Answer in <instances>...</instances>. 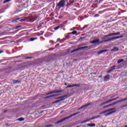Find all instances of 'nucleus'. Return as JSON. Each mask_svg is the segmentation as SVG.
<instances>
[{
    "mask_svg": "<svg viewBox=\"0 0 127 127\" xmlns=\"http://www.w3.org/2000/svg\"><path fill=\"white\" fill-rule=\"evenodd\" d=\"M100 117L101 116L100 115H98L96 117L97 118V119H98V118H100Z\"/></svg>",
    "mask_w": 127,
    "mask_h": 127,
    "instance_id": "nucleus-42",
    "label": "nucleus"
},
{
    "mask_svg": "<svg viewBox=\"0 0 127 127\" xmlns=\"http://www.w3.org/2000/svg\"><path fill=\"white\" fill-rule=\"evenodd\" d=\"M100 42V40L97 39L95 40H93L90 42L92 44H95V43H99Z\"/></svg>",
    "mask_w": 127,
    "mask_h": 127,
    "instance_id": "nucleus-18",
    "label": "nucleus"
},
{
    "mask_svg": "<svg viewBox=\"0 0 127 127\" xmlns=\"http://www.w3.org/2000/svg\"><path fill=\"white\" fill-rule=\"evenodd\" d=\"M87 127H96V124L92 123V124H87Z\"/></svg>",
    "mask_w": 127,
    "mask_h": 127,
    "instance_id": "nucleus-20",
    "label": "nucleus"
},
{
    "mask_svg": "<svg viewBox=\"0 0 127 127\" xmlns=\"http://www.w3.org/2000/svg\"><path fill=\"white\" fill-rule=\"evenodd\" d=\"M124 37L123 35L117 36V37H115L113 38H111L110 39H108L107 40H105L104 41V42H109V41H112V40H116L117 39H119V38H123Z\"/></svg>",
    "mask_w": 127,
    "mask_h": 127,
    "instance_id": "nucleus-5",
    "label": "nucleus"
},
{
    "mask_svg": "<svg viewBox=\"0 0 127 127\" xmlns=\"http://www.w3.org/2000/svg\"><path fill=\"white\" fill-rule=\"evenodd\" d=\"M3 51H0V54H1V53H3Z\"/></svg>",
    "mask_w": 127,
    "mask_h": 127,
    "instance_id": "nucleus-43",
    "label": "nucleus"
},
{
    "mask_svg": "<svg viewBox=\"0 0 127 127\" xmlns=\"http://www.w3.org/2000/svg\"><path fill=\"white\" fill-rule=\"evenodd\" d=\"M60 39H58V40H59Z\"/></svg>",
    "mask_w": 127,
    "mask_h": 127,
    "instance_id": "nucleus-53",
    "label": "nucleus"
},
{
    "mask_svg": "<svg viewBox=\"0 0 127 127\" xmlns=\"http://www.w3.org/2000/svg\"><path fill=\"white\" fill-rule=\"evenodd\" d=\"M70 34H72V32H70V33H68V35H70Z\"/></svg>",
    "mask_w": 127,
    "mask_h": 127,
    "instance_id": "nucleus-45",
    "label": "nucleus"
},
{
    "mask_svg": "<svg viewBox=\"0 0 127 127\" xmlns=\"http://www.w3.org/2000/svg\"><path fill=\"white\" fill-rule=\"evenodd\" d=\"M116 67H117V66L116 65L112 66L110 67V69L108 70L107 71V73H111V72H113V71H114V70H116Z\"/></svg>",
    "mask_w": 127,
    "mask_h": 127,
    "instance_id": "nucleus-13",
    "label": "nucleus"
},
{
    "mask_svg": "<svg viewBox=\"0 0 127 127\" xmlns=\"http://www.w3.org/2000/svg\"><path fill=\"white\" fill-rule=\"evenodd\" d=\"M78 114H79V112L72 114L70 116L64 118L57 122L56 123H55V125H59V124H61V123H63V122H64V121H65V120H68V119H70V118H72V117H74V116H76V115H78Z\"/></svg>",
    "mask_w": 127,
    "mask_h": 127,
    "instance_id": "nucleus-1",
    "label": "nucleus"
},
{
    "mask_svg": "<svg viewBox=\"0 0 127 127\" xmlns=\"http://www.w3.org/2000/svg\"><path fill=\"white\" fill-rule=\"evenodd\" d=\"M38 16H39V14L35 13V15L31 17V20H32V21H35V20L37 19V17H38Z\"/></svg>",
    "mask_w": 127,
    "mask_h": 127,
    "instance_id": "nucleus-8",
    "label": "nucleus"
},
{
    "mask_svg": "<svg viewBox=\"0 0 127 127\" xmlns=\"http://www.w3.org/2000/svg\"><path fill=\"white\" fill-rule=\"evenodd\" d=\"M103 39H107V37H106V36H105L103 38Z\"/></svg>",
    "mask_w": 127,
    "mask_h": 127,
    "instance_id": "nucleus-44",
    "label": "nucleus"
},
{
    "mask_svg": "<svg viewBox=\"0 0 127 127\" xmlns=\"http://www.w3.org/2000/svg\"><path fill=\"white\" fill-rule=\"evenodd\" d=\"M64 25L62 24H60V25L58 26L57 27H56L54 28V30H58L59 28H63Z\"/></svg>",
    "mask_w": 127,
    "mask_h": 127,
    "instance_id": "nucleus-15",
    "label": "nucleus"
},
{
    "mask_svg": "<svg viewBox=\"0 0 127 127\" xmlns=\"http://www.w3.org/2000/svg\"><path fill=\"white\" fill-rule=\"evenodd\" d=\"M110 74L106 75L104 77V81L105 82H107L108 81H110Z\"/></svg>",
    "mask_w": 127,
    "mask_h": 127,
    "instance_id": "nucleus-12",
    "label": "nucleus"
},
{
    "mask_svg": "<svg viewBox=\"0 0 127 127\" xmlns=\"http://www.w3.org/2000/svg\"><path fill=\"white\" fill-rule=\"evenodd\" d=\"M127 98L122 99L121 100H119L116 101V102L113 103L112 104H109L108 105L105 106L103 107V109H106V108H109V107H111V106H114V105H116V104H118V103H121V102H124V101H127Z\"/></svg>",
    "mask_w": 127,
    "mask_h": 127,
    "instance_id": "nucleus-4",
    "label": "nucleus"
},
{
    "mask_svg": "<svg viewBox=\"0 0 127 127\" xmlns=\"http://www.w3.org/2000/svg\"><path fill=\"white\" fill-rule=\"evenodd\" d=\"M106 113H108L107 110H105L103 112H101L100 113H99V115H103V114H106Z\"/></svg>",
    "mask_w": 127,
    "mask_h": 127,
    "instance_id": "nucleus-24",
    "label": "nucleus"
},
{
    "mask_svg": "<svg viewBox=\"0 0 127 127\" xmlns=\"http://www.w3.org/2000/svg\"><path fill=\"white\" fill-rule=\"evenodd\" d=\"M11 0H4L3 1V3L5 4V3H6V2H9Z\"/></svg>",
    "mask_w": 127,
    "mask_h": 127,
    "instance_id": "nucleus-22",
    "label": "nucleus"
},
{
    "mask_svg": "<svg viewBox=\"0 0 127 127\" xmlns=\"http://www.w3.org/2000/svg\"><path fill=\"white\" fill-rule=\"evenodd\" d=\"M97 119V117H92V118H90V119H88V120H85V121H83V122H80V124H84V123H87V122H89V121H92V120H95V119Z\"/></svg>",
    "mask_w": 127,
    "mask_h": 127,
    "instance_id": "nucleus-14",
    "label": "nucleus"
},
{
    "mask_svg": "<svg viewBox=\"0 0 127 127\" xmlns=\"http://www.w3.org/2000/svg\"><path fill=\"white\" fill-rule=\"evenodd\" d=\"M65 38L67 39H68V38H70V36H69V35H66L65 36Z\"/></svg>",
    "mask_w": 127,
    "mask_h": 127,
    "instance_id": "nucleus-37",
    "label": "nucleus"
},
{
    "mask_svg": "<svg viewBox=\"0 0 127 127\" xmlns=\"http://www.w3.org/2000/svg\"><path fill=\"white\" fill-rule=\"evenodd\" d=\"M110 98H111V99H112V98H113V97H111Z\"/></svg>",
    "mask_w": 127,
    "mask_h": 127,
    "instance_id": "nucleus-50",
    "label": "nucleus"
},
{
    "mask_svg": "<svg viewBox=\"0 0 127 127\" xmlns=\"http://www.w3.org/2000/svg\"><path fill=\"white\" fill-rule=\"evenodd\" d=\"M20 27H21V26H20V25L16 26V27H15V29H17V28H20Z\"/></svg>",
    "mask_w": 127,
    "mask_h": 127,
    "instance_id": "nucleus-35",
    "label": "nucleus"
},
{
    "mask_svg": "<svg viewBox=\"0 0 127 127\" xmlns=\"http://www.w3.org/2000/svg\"><path fill=\"white\" fill-rule=\"evenodd\" d=\"M115 110H116V108H111V109L107 110V113H108V112H112V111H115Z\"/></svg>",
    "mask_w": 127,
    "mask_h": 127,
    "instance_id": "nucleus-23",
    "label": "nucleus"
},
{
    "mask_svg": "<svg viewBox=\"0 0 127 127\" xmlns=\"http://www.w3.org/2000/svg\"><path fill=\"white\" fill-rule=\"evenodd\" d=\"M18 19H20V18H18L16 19V20H18Z\"/></svg>",
    "mask_w": 127,
    "mask_h": 127,
    "instance_id": "nucleus-46",
    "label": "nucleus"
},
{
    "mask_svg": "<svg viewBox=\"0 0 127 127\" xmlns=\"http://www.w3.org/2000/svg\"><path fill=\"white\" fill-rule=\"evenodd\" d=\"M31 57H26L25 58V59H31Z\"/></svg>",
    "mask_w": 127,
    "mask_h": 127,
    "instance_id": "nucleus-41",
    "label": "nucleus"
},
{
    "mask_svg": "<svg viewBox=\"0 0 127 127\" xmlns=\"http://www.w3.org/2000/svg\"><path fill=\"white\" fill-rule=\"evenodd\" d=\"M18 82V81L17 80H14L13 81V82L14 84H15L16 83H17Z\"/></svg>",
    "mask_w": 127,
    "mask_h": 127,
    "instance_id": "nucleus-40",
    "label": "nucleus"
},
{
    "mask_svg": "<svg viewBox=\"0 0 127 127\" xmlns=\"http://www.w3.org/2000/svg\"><path fill=\"white\" fill-rule=\"evenodd\" d=\"M18 121H19V122H22V121H24V119L20 118L18 119Z\"/></svg>",
    "mask_w": 127,
    "mask_h": 127,
    "instance_id": "nucleus-28",
    "label": "nucleus"
},
{
    "mask_svg": "<svg viewBox=\"0 0 127 127\" xmlns=\"http://www.w3.org/2000/svg\"><path fill=\"white\" fill-rule=\"evenodd\" d=\"M117 111H112L110 112L105 115V117H108V116H110V115H113V114H114V113H116Z\"/></svg>",
    "mask_w": 127,
    "mask_h": 127,
    "instance_id": "nucleus-19",
    "label": "nucleus"
},
{
    "mask_svg": "<svg viewBox=\"0 0 127 127\" xmlns=\"http://www.w3.org/2000/svg\"><path fill=\"white\" fill-rule=\"evenodd\" d=\"M109 103H111V101L110 100L107 101L105 102L104 104H105V105H106L107 104H109Z\"/></svg>",
    "mask_w": 127,
    "mask_h": 127,
    "instance_id": "nucleus-32",
    "label": "nucleus"
},
{
    "mask_svg": "<svg viewBox=\"0 0 127 127\" xmlns=\"http://www.w3.org/2000/svg\"><path fill=\"white\" fill-rule=\"evenodd\" d=\"M124 61H125V60L124 59H121V60H119L117 62V63L118 64H120V63H122V62H124Z\"/></svg>",
    "mask_w": 127,
    "mask_h": 127,
    "instance_id": "nucleus-21",
    "label": "nucleus"
},
{
    "mask_svg": "<svg viewBox=\"0 0 127 127\" xmlns=\"http://www.w3.org/2000/svg\"><path fill=\"white\" fill-rule=\"evenodd\" d=\"M69 2H70L69 5H70V4H73V3H74V1L70 0Z\"/></svg>",
    "mask_w": 127,
    "mask_h": 127,
    "instance_id": "nucleus-31",
    "label": "nucleus"
},
{
    "mask_svg": "<svg viewBox=\"0 0 127 127\" xmlns=\"http://www.w3.org/2000/svg\"><path fill=\"white\" fill-rule=\"evenodd\" d=\"M99 78H102V75L98 76Z\"/></svg>",
    "mask_w": 127,
    "mask_h": 127,
    "instance_id": "nucleus-49",
    "label": "nucleus"
},
{
    "mask_svg": "<svg viewBox=\"0 0 127 127\" xmlns=\"http://www.w3.org/2000/svg\"><path fill=\"white\" fill-rule=\"evenodd\" d=\"M126 107H127V104H126L125 105L122 106L120 108V109H123V108H126Z\"/></svg>",
    "mask_w": 127,
    "mask_h": 127,
    "instance_id": "nucleus-29",
    "label": "nucleus"
},
{
    "mask_svg": "<svg viewBox=\"0 0 127 127\" xmlns=\"http://www.w3.org/2000/svg\"><path fill=\"white\" fill-rule=\"evenodd\" d=\"M42 113V112H41V114Z\"/></svg>",
    "mask_w": 127,
    "mask_h": 127,
    "instance_id": "nucleus-55",
    "label": "nucleus"
},
{
    "mask_svg": "<svg viewBox=\"0 0 127 127\" xmlns=\"http://www.w3.org/2000/svg\"><path fill=\"white\" fill-rule=\"evenodd\" d=\"M95 17H99V16H100V15L99 14H96L94 15Z\"/></svg>",
    "mask_w": 127,
    "mask_h": 127,
    "instance_id": "nucleus-38",
    "label": "nucleus"
},
{
    "mask_svg": "<svg viewBox=\"0 0 127 127\" xmlns=\"http://www.w3.org/2000/svg\"><path fill=\"white\" fill-rule=\"evenodd\" d=\"M73 87H81V85L77 84H72V85H68L66 87V89H68L69 88H72Z\"/></svg>",
    "mask_w": 127,
    "mask_h": 127,
    "instance_id": "nucleus-9",
    "label": "nucleus"
},
{
    "mask_svg": "<svg viewBox=\"0 0 127 127\" xmlns=\"http://www.w3.org/2000/svg\"><path fill=\"white\" fill-rule=\"evenodd\" d=\"M120 34H121L120 32L111 33L107 35H105V37H109V36H113V35H120Z\"/></svg>",
    "mask_w": 127,
    "mask_h": 127,
    "instance_id": "nucleus-11",
    "label": "nucleus"
},
{
    "mask_svg": "<svg viewBox=\"0 0 127 127\" xmlns=\"http://www.w3.org/2000/svg\"><path fill=\"white\" fill-rule=\"evenodd\" d=\"M61 95V94H54L53 95V97H57V96H60Z\"/></svg>",
    "mask_w": 127,
    "mask_h": 127,
    "instance_id": "nucleus-34",
    "label": "nucleus"
},
{
    "mask_svg": "<svg viewBox=\"0 0 127 127\" xmlns=\"http://www.w3.org/2000/svg\"><path fill=\"white\" fill-rule=\"evenodd\" d=\"M60 39H58V40H59Z\"/></svg>",
    "mask_w": 127,
    "mask_h": 127,
    "instance_id": "nucleus-52",
    "label": "nucleus"
},
{
    "mask_svg": "<svg viewBox=\"0 0 127 127\" xmlns=\"http://www.w3.org/2000/svg\"><path fill=\"white\" fill-rule=\"evenodd\" d=\"M36 39H37V38H31L30 39V41H34V40H36Z\"/></svg>",
    "mask_w": 127,
    "mask_h": 127,
    "instance_id": "nucleus-27",
    "label": "nucleus"
},
{
    "mask_svg": "<svg viewBox=\"0 0 127 127\" xmlns=\"http://www.w3.org/2000/svg\"><path fill=\"white\" fill-rule=\"evenodd\" d=\"M111 52H116V51H119V48L118 47H114L113 49H111Z\"/></svg>",
    "mask_w": 127,
    "mask_h": 127,
    "instance_id": "nucleus-17",
    "label": "nucleus"
},
{
    "mask_svg": "<svg viewBox=\"0 0 127 127\" xmlns=\"http://www.w3.org/2000/svg\"><path fill=\"white\" fill-rule=\"evenodd\" d=\"M74 61H78V60L75 59V60H74Z\"/></svg>",
    "mask_w": 127,
    "mask_h": 127,
    "instance_id": "nucleus-48",
    "label": "nucleus"
},
{
    "mask_svg": "<svg viewBox=\"0 0 127 127\" xmlns=\"http://www.w3.org/2000/svg\"><path fill=\"white\" fill-rule=\"evenodd\" d=\"M91 105H92V103H90L85 104L84 105H82L79 108H78V110L79 111V110H82V109H84V108L88 107V106H91Z\"/></svg>",
    "mask_w": 127,
    "mask_h": 127,
    "instance_id": "nucleus-10",
    "label": "nucleus"
},
{
    "mask_svg": "<svg viewBox=\"0 0 127 127\" xmlns=\"http://www.w3.org/2000/svg\"><path fill=\"white\" fill-rule=\"evenodd\" d=\"M63 113V111H62L61 113Z\"/></svg>",
    "mask_w": 127,
    "mask_h": 127,
    "instance_id": "nucleus-51",
    "label": "nucleus"
},
{
    "mask_svg": "<svg viewBox=\"0 0 127 127\" xmlns=\"http://www.w3.org/2000/svg\"><path fill=\"white\" fill-rule=\"evenodd\" d=\"M86 48H88L87 50H89L90 49V48L88 46H85V47H82L80 48H78L77 49H74L70 52V53H75V52H77V51H79V50H82L83 49H86Z\"/></svg>",
    "mask_w": 127,
    "mask_h": 127,
    "instance_id": "nucleus-6",
    "label": "nucleus"
},
{
    "mask_svg": "<svg viewBox=\"0 0 127 127\" xmlns=\"http://www.w3.org/2000/svg\"><path fill=\"white\" fill-rule=\"evenodd\" d=\"M63 90H53L46 94L47 96L48 95H52V94H58V93H62Z\"/></svg>",
    "mask_w": 127,
    "mask_h": 127,
    "instance_id": "nucleus-7",
    "label": "nucleus"
},
{
    "mask_svg": "<svg viewBox=\"0 0 127 127\" xmlns=\"http://www.w3.org/2000/svg\"><path fill=\"white\" fill-rule=\"evenodd\" d=\"M103 12H104V11H99L98 12V13H99V14H102V13H103Z\"/></svg>",
    "mask_w": 127,
    "mask_h": 127,
    "instance_id": "nucleus-39",
    "label": "nucleus"
},
{
    "mask_svg": "<svg viewBox=\"0 0 127 127\" xmlns=\"http://www.w3.org/2000/svg\"><path fill=\"white\" fill-rule=\"evenodd\" d=\"M118 99H119V97H117V98L111 99V100H110V102H113V101H116V100H118Z\"/></svg>",
    "mask_w": 127,
    "mask_h": 127,
    "instance_id": "nucleus-26",
    "label": "nucleus"
},
{
    "mask_svg": "<svg viewBox=\"0 0 127 127\" xmlns=\"http://www.w3.org/2000/svg\"><path fill=\"white\" fill-rule=\"evenodd\" d=\"M64 86H67V83H66V82L64 83Z\"/></svg>",
    "mask_w": 127,
    "mask_h": 127,
    "instance_id": "nucleus-47",
    "label": "nucleus"
},
{
    "mask_svg": "<svg viewBox=\"0 0 127 127\" xmlns=\"http://www.w3.org/2000/svg\"><path fill=\"white\" fill-rule=\"evenodd\" d=\"M66 98H67V95H64L63 96H60L56 99L58 100L56 101H54L52 103V104H56L57 103H60V102H62V101H64V100H66Z\"/></svg>",
    "mask_w": 127,
    "mask_h": 127,
    "instance_id": "nucleus-3",
    "label": "nucleus"
},
{
    "mask_svg": "<svg viewBox=\"0 0 127 127\" xmlns=\"http://www.w3.org/2000/svg\"><path fill=\"white\" fill-rule=\"evenodd\" d=\"M81 46H83V45H81Z\"/></svg>",
    "mask_w": 127,
    "mask_h": 127,
    "instance_id": "nucleus-54",
    "label": "nucleus"
},
{
    "mask_svg": "<svg viewBox=\"0 0 127 127\" xmlns=\"http://www.w3.org/2000/svg\"><path fill=\"white\" fill-rule=\"evenodd\" d=\"M68 0H61L60 2L57 4L56 7L58 8H61V7H64L66 5L65 2Z\"/></svg>",
    "mask_w": 127,
    "mask_h": 127,
    "instance_id": "nucleus-2",
    "label": "nucleus"
},
{
    "mask_svg": "<svg viewBox=\"0 0 127 127\" xmlns=\"http://www.w3.org/2000/svg\"><path fill=\"white\" fill-rule=\"evenodd\" d=\"M53 97H54L53 95H50V96H47V97H45V99H48L49 98H52Z\"/></svg>",
    "mask_w": 127,
    "mask_h": 127,
    "instance_id": "nucleus-30",
    "label": "nucleus"
},
{
    "mask_svg": "<svg viewBox=\"0 0 127 127\" xmlns=\"http://www.w3.org/2000/svg\"><path fill=\"white\" fill-rule=\"evenodd\" d=\"M87 27H88V25H85L83 27L81 28V30H84V29H85V28H87Z\"/></svg>",
    "mask_w": 127,
    "mask_h": 127,
    "instance_id": "nucleus-25",
    "label": "nucleus"
},
{
    "mask_svg": "<svg viewBox=\"0 0 127 127\" xmlns=\"http://www.w3.org/2000/svg\"><path fill=\"white\" fill-rule=\"evenodd\" d=\"M104 105H105V102H103L100 104H99L100 107H102V106H104Z\"/></svg>",
    "mask_w": 127,
    "mask_h": 127,
    "instance_id": "nucleus-36",
    "label": "nucleus"
},
{
    "mask_svg": "<svg viewBox=\"0 0 127 127\" xmlns=\"http://www.w3.org/2000/svg\"><path fill=\"white\" fill-rule=\"evenodd\" d=\"M109 50H101L99 52H98L97 54L98 55H100V54H102V53H104V52H108V51H109Z\"/></svg>",
    "mask_w": 127,
    "mask_h": 127,
    "instance_id": "nucleus-16",
    "label": "nucleus"
},
{
    "mask_svg": "<svg viewBox=\"0 0 127 127\" xmlns=\"http://www.w3.org/2000/svg\"><path fill=\"white\" fill-rule=\"evenodd\" d=\"M72 34L74 35V34H76L77 33V31H73L71 32Z\"/></svg>",
    "mask_w": 127,
    "mask_h": 127,
    "instance_id": "nucleus-33",
    "label": "nucleus"
}]
</instances>
